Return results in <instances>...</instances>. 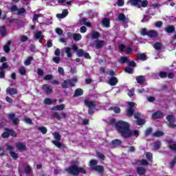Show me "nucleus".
Wrapping results in <instances>:
<instances>
[{
    "mask_svg": "<svg viewBox=\"0 0 176 176\" xmlns=\"http://www.w3.org/2000/svg\"><path fill=\"white\" fill-rule=\"evenodd\" d=\"M110 124L116 125V129L121 133L124 138H129V137H138L140 131L138 130H130L129 123L124 121H119L118 123L115 122V120H111L109 122Z\"/></svg>",
    "mask_w": 176,
    "mask_h": 176,
    "instance_id": "nucleus-1",
    "label": "nucleus"
},
{
    "mask_svg": "<svg viewBox=\"0 0 176 176\" xmlns=\"http://www.w3.org/2000/svg\"><path fill=\"white\" fill-rule=\"evenodd\" d=\"M79 163L76 162L66 170L72 175H79V174H86V170L84 168L78 166Z\"/></svg>",
    "mask_w": 176,
    "mask_h": 176,
    "instance_id": "nucleus-2",
    "label": "nucleus"
},
{
    "mask_svg": "<svg viewBox=\"0 0 176 176\" xmlns=\"http://www.w3.org/2000/svg\"><path fill=\"white\" fill-rule=\"evenodd\" d=\"M131 5L133 6H138V8H146L148 6V1L143 0L141 1V0H131L130 1Z\"/></svg>",
    "mask_w": 176,
    "mask_h": 176,
    "instance_id": "nucleus-3",
    "label": "nucleus"
},
{
    "mask_svg": "<svg viewBox=\"0 0 176 176\" xmlns=\"http://www.w3.org/2000/svg\"><path fill=\"white\" fill-rule=\"evenodd\" d=\"M54 138H55V140H56V141H53V144H55V146H56L57 148H63V144H61V143L59 142L60 140H61V136H60V133H58V132H55L54 134Z\"/></svg>",
    "mask_w": 176,
    "mask_h": 176,
    "instance_id": "nucleus-4",
    "label": "nucleus"
},
{
    "mask_svg": "<svg viewBox=\"0 0 176 176\" xmlns=\"http://www.w3.org/2000/svg\"><path fill=\"white\" fill-rule=\"evenodd\" d=\"M78 82V80L76 78H74L73 80H67L63 82V84L62 85V87L63 89H67V87H69L71 86H75V83Z\"/></svg>",
    "mask_w": 176,
    "mask_h": 176,
    "instance_id": "nucleus-5",
    "label": "nucleus"
},
{
    "mask_svg": "<svg viewBox=\"0 0 176 176\" xmlns=\"http://www.w3.org/2000/svg\"><path fill=\"white\" fill-rule=\"evenodd\" d=\"M133 107H135V103L133 102H128V109L126 111V115L128 116H133L134 113V110L133 109Z\"/></svg>",
    "mask_w": 176,
    "mask_h": 176,
    "instance_id": "nucleus-6",
    "label": "nucleus"
},
{
    "mask_svg": "<svg viewBox=\"0 0 176 176\" xmlns=\"http://www.w3.org/2000/svg\"><path fill=\"white\" fill-rule=\"evenodd\" d=\"M166 119L168 122V126L169 127H176L175 124V118L174 117L173 115H169L166 117Z\"/></svg>",
    "mask_w": 176,
    "mask_h": 176,
    "instance_id": "nucleus-7",
    "label": "nucleus"
},
{
    "mask_svg": "<svg viewBox=\"0 0 176 176\" xmlns=\"http://www.w3.org/2000/svg\"><path fill=\"white\" fill-rule=\"evenodd\" d=\"M9 135H12V137H17L16 133H14V131H13L12 130L10 129H6L5 132L2 133L1 137L2 138H8Z\"/></svg>",
    "mask_w": 176,
    "mask_h": 176,
    "instance_id": "nucleus-8",
    "label": "nucleus"
},
{
    "mask_svg": "<svg viewBox=\"0 0 176 176\" xmlns=\"http://www.w3.org/2000/svg\"><path fill=\"white\" fill-rule=\"evenodd\" d=\"M96 102L94 101H89V100H85V104L89 108V113H91V109L96 107Z\"/></svg>",
    "mask_w": 176,
    "mask_h": 176,
    "instance_id": "nucleus-9",
    "label": "nucleus"
},
{
    "mask_svg": "<svg viewBox=\"0 0 176 176\" xmlns=\"http://www.w3.org/2000/svg\"><path fill=\"white\" fill-rule=\"evenodd\" d=\"M8 151H10V155L11 156V157H12V159H14V160H17V159H19V155L15 153L14 151H13V147L11 146H8L7 147Z\"/></svg>",
    "mask_w": 176,
    "mask_h": 176,
    "instance_id": "nucleus-10",
    "label": "nucleus"
},
{
    "mask_svg": "<svg viewBox=\"0 0 176 176\" xmlns=\"http://www.w3.org/2000/svg\"><path fill=\"white\" fill-rule=\"evenodd\" d=\"M134 116L135 119H138L137 124H138V126H142V124H145V120L139 118L140 116H141V113H135Z\"/></svg>",
    "mask_w": 176,
    "mask_h": 176,
    "instance_id": "nucleus-11",
    "label": "nucleus"
},
{
    "mask_svg": "<svg viewBox=\"0 0 176 176\" xmlns=\"http://www.w3.org/2000/svg\"><path fill=\"white\" fill-rule=\"evenodd\" d=\"M118 20L119 21H122L123 24H126V23L129 22V18H127L126 16H124V14H120L118 15Z\"/></svg>",
    "mask_w": 176,
    "mask_h": 176,
    "instance_id": "nucleus-12",
    "label": "nucleus"
},
{
    "mask_svg": "<svg viewBox=\"0 0 176 176\" xmlns=\"http://www.w3.org/2000/svg\"><path fill=\"white\" fill-rule=\"evenodd\" d=\"M67 14H68V10H63L62 14H56V17H57V19H65V17H67Z\"/></svg>",
    "mask_w": 176,
    "mask_h": 176,
    "instance_id": "nucleus-13",
    "label": "nucleus"
},
{
    "mask_svg": "<svg viewBox=\"0 0 176 176\" xmlns=\"http://www.w3.org/2000/svg\"><path fill=\"white\" fill-rule=\"evenodd\" d=\"M16 146L19 151H26L27 149L25 144L21 142L16 143Z\"/></svg>",
    "mask_w": 176,
    "mask_h": 176,
    "instance_id": "nucleus-14",
    "label": "nucleus"
},
{
    "mask_svg": "<svg viewBox=\"0 0 176 176\" xmlns=\"http://www.w3.org/2000/svg\"><path fill=\"white\" fill-rule=\"evenodd\" d=\"M34 38H36V39H39V42L41 43L42 39H43V35L42 34L41 32H36L34 34Z\"/></svg>",
    "mask_w": 176,
    "mask_h": 176,
    "instance_id": "nucleus-15",
    "label": "nucleus"
},
{
    "mask_svg": "<svg viewBox=\"0 0 176 176\" xmlns=\"http://www.w3.org/2000/svg\"><path fill=\"white\" fill-rule=\"evenodd\" d=\"M168 145L172 151H176V142H173V140L168 141Z\"/></svg>",
    "mask_w": 176,
    "mask_h": 176,
    "instance_id": "nucleus-16",
    "label": "nucleus"
},
{
    "mask_svg": "<svg viewBox=\"0 0 176 176\" xmlns=\"http://www.w3.org/2000/svg\"><path fill=\"white\" fill-rule=\"evenodd\" d=\"M7 93H8V94H10V96H13L14 94H17V89H14V88H10L8 87L6 89Z\"/></svg>",
    "mask_w": 176,
    "mask_h": 176,
    "instance_id": "nucleus-17",
    "label": "nucleus"
},
{
    "mask_svg": "<svg viewBox=\"0 0 176 176\" xmlns=\"http://www.w3.org/2000/svg\"><path fill=\"white\" fill-rule=\"evenodd\" d=\"M80 23L81 25H86L87 27H91V24L89 22H87V19L86 18H82L80 21Z\"/></svg>",
    "mask_w": 176,
    "mask_h": 176,
    "instance_id": "nucleus-18",
    "label": "nucleus"
},
{
    "mask_svg": "<svg viewBox=\"0 0 176 176\" xmlns=\"http://www.w3.org/2000/svg\"><path fill=\"white\" fill-rule=\"evenodd\" d=\"M43 89L44 91H45L47 94H49V93H52V87H50V85H43Z\"/></svg>",
    "mask_w": 176,
    "mask_h": 176,
    "instance_id": "nucleus-19",
    "label": "nucleus"
},
{
    "mask_svg": "<svg viewBox=\"0 0 176 176\" xmlns=\"http://www.w3.org/2000/svg\"><path fill=\"white\" fill-rule=\"evenodd\" d=\"M9 118L11 120H12V122L14 123V124H19V122H20L19 118H14V114H10Z\"/></svg>",
    "mask_w": 176,
    "mask_h": 176,
    "instance_id": "nucleus-20",
    "label": "nucleus"
},
{
    "mask_svg": "<svg viewBox=\"0 0 176 176\" xmlns=\"http://www.w3.org/2000/svg\"><path fill=\"white\" fill-rule=\"evenodd\" d=\"M153 119H160V118H163V113L160 111H157L152 115Z\"/></svg>",
    "mask_w": 176,
    "mask_h": 176,
    "instance_id": "nucleus-21",
    "label": "nucleus"
},
{
    "mask_svg": "<svg viewBox=\"0 0 176 176\" xmlns=\"http://www.w3.org/2000/svg\"><path fill=\"white\" fill-rule=\"evenodd\" d=\"M108 83L111 86H116V83H118V78L113 77L108 81Z\"/></svg>",
    "mask_w": 176,
    "mask_h": 176,
    "instance_id": "nucleus-22",
    "label": "nucleus"
},
{
    "mask_svg": "<svg viewBox=\"0 0 176 176\" xmlns=\"http://www.w3.org/2000/svg\"><path fill=\"white\" fill-rule=\"evenodd\" d=\"M147 36H149L150 38H155L157 36V32L155 30H151L148 32Z\"/></svg>",
    "mask_w": 176,
    "mask_h": 176,
    "instance_id": "nucleus-23",
    "label": "nucleus"
},
{
    "mask_svg": "<svg viewBox=\"0 0 176 176\" xmlns=\"http://www.w3.org/2000/svg\"><path fill=\"white\" fill-rule=\"evenodd\" d=\"M104 44L105 42L104 41H97L96 43V49H100Z\"/></svg>",
    "mask_w": 176,
    "mask_h": 176,
    "instance_id": "nucleus-24",
    "label": "nucleus"
},
{
    "mask_svg": "<svg viewBox=\"0 0 176 176\" xmlns=\"http://www.w3.org/2000/svg\"><path fill=\"white\" fill-rule=\"evenodd\" d=\"M11 43H12V41H8L6 45H4L3 49H4V51L6 52V53H9V52H10V46Z\"/></svg>",
    "mask_w": 176,
    "mask_h": 176,
    "instance_id": "nucleus-25",
    "label": "nucleus"
},
{
    "mask_svg": "<svg viewBox=\"0 0 176 176\" xmlns=\"http://www.w3.org/2000/svg\"><path fill=\"white\" fill-rule=\"evenodd\" d=\"M109 24H110L109 19L107 18L103 19V20L102 21V25L103 27H109Z\"/></svg>",
    "mask_w": 176,
    "mask_h": 176,
    "instance_id": "nucleus-26",
    "label": "nucleus"
},
{
    "mask_svg": "<svg viewBox=\"0 0 176 176\" xmlns=\"http://www.w3.org/2000/svg\"><path fill=\"white\" fill-rule=\"evenodd\" d=\"M65 108L64 104H60L52 108L53 111H63Z\"/></svg>",
    "mask_w": 176,
    "mask_h": 176,
    "instance_id": "nucleus-27",
    "label": "nucleus"
},
{
    "mask_svg": "<svg viewBox=\"0 0 176 176\" xmlns=\"http://www.w3.org/2000/svg\"><path fill=\"white\" fill-rule=\"evenodd\" d=\"M154 151H157V149H160V142L157 141L155 142L153 144Z\"/></svg>",
    "mask_w": 176,
    "mask_h": 176,
    "instance_id": "nucleus-28",
    "label": "nucleus"
},
{
    "mask_svg": "<svg viewBox=\"0 0 176 176\" xmlns=\"http://www.w3.org/2000/svg\"><path fill=\"white\" fill-rule=\"evenodd\" d=\"M92 170H94L98 173H102L104 171V168L102 166H96Z\"/></svg>",
    "mask_w": 176,
    "mask_h": 176,
    "instance_id": "nucleus-29",
    "label": "nucleus"
},
{
    "mask_svg": "<svg viewBox=\"0 0 176 176\" xmlns=\"http://www.w3.org/2000/svg\"><path fill=\"white\" fill-rule=\"evenodd\" d=\"M65 50L67 57L69 58L72 57V54L71 53V47H67L65 48Z\"/></svg>",
    "mask_w": 176,
    "mask_h": 176,
    "instance_id": "nucleus-30",
    "label": "nucleus"
},
{
    "mask_svg": "<svg viewBox=\"0 0 176 176\" xmlns=\"http://www.w3.org/2000/svg\"><path fill=\"white\" fill-rule=\"evenodd\" d=\"M44 102H45V104H47V105H50V104H54V102H56V100L47 98L44 100Z\"/></svg>",
    "mask_w": 176,
    "mask_h": 176,
    "instance_id": "nucleus-31",
    "label": "nucleus"
},
{
    "mask_svg": "<svg viewBox=\"0 0 176 176\" xmlns=\"http://www.w3.org/2000/svg\"><path fill=\"white\" fill-rule=\"evenodd\" d=\"M175 30V29L174 28V26H168L165 28L166 32H168V34H170V32H174Z\"/></svg>",
    "mask_w": 176,
    "mask_h": 176,
    "instance_id": "nucleus-32",
    "label": "nucleus"
},
{
    "mask_svg": "<svg viewBox=\"0 0 176 176\" xmlns=\"http://www.w3.org/2000/svg\"><path fill=\"white\" fill-rule=\"evenodd\" d=\"M138 83H144V82H145V77L142 76H140L138 77H137L136 78Z\"/></svg>",
    "mask_w": 176,
    "mask_h": 176,
    "instance_id": "nucleus-33",
    "label": "nucleus"
},
{
    "mask_svg": "<svg viewBox=\"0 0 176 176\" xmlns=\"http://www.w3.org/2000/svg\"><path fill=\"white\" fill-rule=\"evenodd\" d=\"M146 173V170L143 167H140L138 168V174H140V175H142Z\"/></svg>",
    "mask_w": 176,
    "mask_h": 176,
    "instance_id": "nucleus-34",
    "label": "nucleus"
},
{
    "mask_svg": "<svg viewBox=\"0 0 176 176\" xmlns=\"http://www.w3.org/2000/svg\"><path fill=\"white\" fill-rule=\"evenodd\" d=\"M162 46H163V45H162V43H155L153 45V47L154 49H155V50H160V49H162Z\"/></svg>",
    "mask_w": 176,
    "mask_h": 176,
    "instance_id": "nucleus-35",
    "label": "nucleus"
},
{
    "mask_svg": "<svg viewBox=\"0 0 176 176\" xmlns=\"http://www.w3.org/2000/svg\"><path fill=\"white\" fill-rule=\"evenodd\" d=\"M82 94H83V90L80 89H77L76 91H75V93H74V96L76 97H78L79 96H82Z\"/></svg>",
    "mask_w": 176,
    "mask_h": 176,
    "instance_id": "nucleus-36",
    "label": "nucleus"
},
{
    "mask_svg": "<svg viewBox=\"0 0 176 176\" xmlns=\"http://www.w3.org/2000/svg\"><path fill=\"white\" fill-rule=\"evenodd\" d=\"M98 163V162L97 161H96V160H91L90 162H89V166H90V167H91L92 169H94V167H96V166H97Z\"/></svg>",
    "mask_w": 176,
    "mask_h": 176,
    "instance_id": "nucleus-37",
    "label": "nucleus"
},
{
    "mask_svg": "<svg viewBox=\"0 0 176 176\" xmlns=\"http://www.w3.org/2000/svg\"><path fill=\"white\" fill-rule=\"evenodd\" d=\"M73 38L75 41H80L82 39V35L80 34H73Z\"/></svg>",
    "mask_w": 176,
    "mask_h": 176,
    "instance_id": "nucleus-38",
    "label": "nucleus"
},
{
    "mask_svg": "<svg viewBox=\"0 0 176 176\" xmlns=\"http://www.w3.org/2000/svg\"><path fill=\"white\" fill-rule=\"evenodd\" d=\"M164 135V133L162 131H158L153 134L154 137H162Z\"/></svg>",
    "mask_w": 176,
    "mask_h": 176,
    "instance_id": "nucleus-39",
    "label": "nucleus"
},
{
    "mask_svg": "<svg viewBox=\"0 0 176 176\" xmlns=\"http://www.w3.org/2000/svg\"><path fill=\"white\" fill-rule=\"evenodd\" d=\"M31 61H32V56L28 57L24 62L25 65H30L31 64Z\"/></svg>",
    "mask_w": 176,
    "mask_h": 176,
    "instance_id": "nucleus-40",
    "label": "nucleus"
},
{
    "mask_svg": "<svg viewBox=\"0 0 176 176\" xmlns=\"http://www.w3.org/2000/svg\"><path fill=\"white\" fill-rule=\"evenodd\" d=\"M91 36L92 39H97V38H98V36H100V34L97 32H93L91 34Z\"/></svg>",
    "mask_w": 176,
    "mask_h": 176,
    "instance_id": "nucleus-41",
    "label": "nucleus"
},
{
    "mask_svg": "<svg viewBox=\"0 0 176 176\" xmlns=\"http://www.w3.org/2000/svg\"><path fill=\"white\" fill-rule=\"evenodd\" d=\"M38 130H39V131L43 133V134H46V133H47V129H46V127H44V126L38 127Z\"/></svg>",
    "mask_w": 176,
    "mask_h": 176,
    "instance_id": "nucleus-42",
    "label": "nucleus"
},
{
    "mask_svg": "<svg viewBox=\"0 0 176 176\" xmlns=\"http://www.w3.org/2000/svg\"><path fill=\"white\" fill-rule=\"evenodd\" d=\"M0 34L3 36H5L6 35V28L5 26H2L0 29Z\"/></svg>",
    "mask_w": 176,
    "mask_h": 176,
    "instance_id": "nucleus-43",
    "label": "nucleus"
},
{
    "mask_svg": "<svg viewBox=\"0 0 176 176\" xmlns=\"http://www.w3.org/2000/svg\"><path fill=\"white\" fill-rule=\"evenodd\" d=\"M9 68V65H8V63H3L2 65L0 66V71H2L3 69H6Z\"/></svg>",
    "mask_w": 176,
    "mask_h": 176,
    "instance_id": "nucleus-44",
    "label": "nucleus"
},
{
    "mask_svg": "<svg viewBox=\"0 0 176 176\" xmlns=\"http://www.w3.org/2000/svg\"><path fill=\"white\" fill-rule=\"evenodd\" d=\"M28 41V37L27 36H21L19 37V42H27Z\"/></svg>",
    "mask_w": 176,
    "mask_h": 176,
    "instance_id": "nucleus-45",
    "label": "nucleus"
},
{
    "mask_svg": "<svg viewBox=\"0 0 176 176\" xmlns=\"http://www.w3.org/2000/svg\"><path fill=\"white\" fill-rule=\"evenodd\" d=\"M138 58L139 60H142V61H145V60H146V55H145V54H140Z\"/></svg>",
    "mask_w": 176,
    "mask_h": 176,
    "instance_id": "nucleus-46",
    "label": "nucleus"
},
{
    "mask_svg": "<svg viewBox=\"0 0 176 176\" xmlns=\"http://www.w3.org/2000/svg\"><path fill=\"white\" fill-rule=\"evenodd\" d=\"M23 167H24L25 173H26L27 174H28V173H31V168L30 167V166L25 164Z\"/></svg>",
    "mask_w": 176,
    "mask_h": 176,
    "instance_id": "nucleus-47",
    "label": "nucleus"
},
{
    "mask_svg": "<svg viewBox=\"0 0 176 176\" xmlns=\"http://www.w3.org/2000/svg\"><path fill=\"white\" fill-rule=\"evenodd\" d=\"M77 55L78 57H83L85 56V52L82 50H77Z\"/></svg>",
    "mask_w": 176,
    "mask_h": 176,
    "instance_id": "nucleus-48",
    "label": "nucleus"
},
{
    "mask_svg": "<svg viewBox=\"0 0 176 176\" xmlns=\"http://www.w3.org/2000/svg\"><path fill=\"white\" fill-rule=\"evenodd\" d=\"M113 145H115L116 146H118V145H120L122 144V141L119 140H114L112 141Z\"/></svg>",
    "mask_w": 176,
    "mask_h": 176,
    "instance_id": "nucleus-49",
    "label": "nucleus"
},
{
    "mask_svg": "<svg viewBox=\"0 0 176 176\" xmlns=\"http://www.w3.org/2000/svg\"><path fill=\"white\" fill-rule=\"evenodd\" d=\"M26 72H27L25 71V68L24 67L19 69V74H21V75H25Z\"/></svg>",
    "mask_w": 176,
    "mask_h": 176,
    "instance_id": "nucleus-50",
    "label": "nucleus"
},
{
    "mask_svg": "<svg viewBox=\"0 0 176 176\" xmlns=\"http://www.w3.org/2000/svg\"><path fill=\"white\" fill-rule=\"evenodd\" d=\"M125 72H126V74H133V69H131V67H127L126 68L124 69Z\"/></svg>",
    "mask_w": 176,
    "mask_h": 176,
    "instance_id": "nucleus-51",
    "label": "nucleus"
},
{
    "mask_svg": "<svg viewBox=\"0 0 176 176\" xmlns=\"http://www.w3.org/2000/svg\"><path fill=\"white\" fill-rule=\"evenodd\" d=\"M58 3L62 5H71V1L66 2L65 0H58Z\"/></svg>",
    "mask_w": 176,
    "mask_h": 176,
    "instance_id": "nucleus-52",
    "label": "nucleus"
},
{
    "mask_svg": "<svg viewBox=\"0 0 176 176\" xmlns=\"http://www.w3.org/2000/svg\"><path fill=\"white\" fill-rule=\"evenodd\" d=\"M146 159L148 160H152L153 157V155H152V153H146Z\"/></svg>",
    "mask_w": 176,
    "mask_h": 176,
    "instance_id": "nucleus-53",
    "label": "nucleus"
},
{
    "mask_svg": "<svg viewBox=\"0 0 176 176\" xmlns=\"http://www.w3.org/2000/svg\"><path fill=\"white\" fill-rule=\"evenodd\" d=\"M111 109L113 110V112H115V113H120V108H119L118 107H112Z\"/></svg>",
    "mask_w": 176,
    "mask_h": 176,
    "instance_id": "nucleus-54",
    "label": "nucleus"
},
{
    "mask_svg": "<svg viewBox=\"0 0 176 176\" xmlns=\"http://www.w3.org/2000/svg\"><path fill=\"white\" fill-rule=\"evenodd\" d=\"M54 118H55L56 119H57L58 120H61V116L60 114H58V113H54L53 114Z\"/></svg>",
    "mask_w": 176,
    "mask_h": 176,
    "instance_id": "nucleus-55",
    "label": "nucleus"
},
{
    "mask_svg": "<svg viewBox=\"0 0 176 176\" xmlns=\"http://www.w3.org/2000/svg\"><path fill=\"white\" fill-rule=\"evenodd\" d=\"M120 63L123 64L124 63H127V58L126 57H121L120 59Z\"/></svg>",
    "mask_w": 176,
    "mask_h": 176,
    "instance_id": "nucleus-56",
    "label": "nucleus"
},
{
    "mask_svg": "<svg viewBox=\"0 0 176 176\" xmlns=\"http://www.w3.org/2000/svg\"><path fill=\"white\" fill-rule=\"evenodd\" d=\"M97 156H98V157H99V159H101L102 160H104V159L105 157V155H104L101 153H97Z\"/></svg>",
    "mask_w": 176,
    "mask_h": 176,
    "instance_id": "nucleus-57",
    "label": "nucleus"
},
{
    "mask_svg": "<svg viewBox=\"0 0 176 176\" xmlns=\"http://www.w3.org/2000/svg\"><path fill=\"white\" fill-rule=\"evenodd\" d=\"M140 166H147L148 162L145 160H142L140 162Z\"/></svg>",
    "mask_w": 176,
    "mask_h": 176,
    "instance_id": "nucleus-58",
    "label": "nucleus"
},
{
    "mask_svg": "<svg viewBox=\"0 0 176 176\" xmlns=\"http://www.w3.org/2000/svg\"><path fill=\"white\" fill-rule=\"evenodd\" d=\"M50 79H53V76L48 74L44 77L45 80H50Z\"/></svg>",
    "mask_w": 176,
    "mask_h": 176,
    "instance_id": "nucleus-59",
    "label": "nucleus"
},
{
    "mask_svg": "<svg viewBox=\"0 0 176 176\" xmlns=\"http://www.w3.org/2000/svg\"><path fill=\"white\" fill-rule=\"evenodd\" d=\"M162 25H163V22H162V21H157L155 23V27H157V28H160V27H162Z\"/></svg>",
    "mask_w": 176,
    "mask_h": 176,
    "instance_id": "nucleus-60",
    "label": "nucleus"
},
{
    "mask_svg": "<svg viewBox=\"0 0 176 176\" xmlns=\"http://www.w3.org/2000/svg\"><path fill=\"white\" fill-rule=\"evenodd\" d=\"M117 5L118 6H123L124 5V0H118Z\"/></svg>",
    "mask_w": 176,
    "mask_h": 176,
    "instance_id": "nucleus-61",
    "label": "nucleus"
},
{
    "mask_svg": "<svg viewBox=\"0 0 176 176\" xmlns=\"http://www.w3.org/2000/svg\"><path fill=\"white\" fill-rule=\"evenodd\" d=\"M128 96L129 97H133V96H134V89H132L131 90L129 91Z\"/></svg>",
    "mask_w": 176,
    "mask_h": 176,
    "instance_id": "nucleus-62",
    "label": "nucleus"
},
{
    "mask_svg": "<svg viewBox=\"0 0 176 176\" xmlns=\"http://www.w3.org/2000/svg\"><path fill=\"white\" fill-rule=\"evenodd\" d=\"M56 32L58 35H62L63 34V30H61L60 28H58L56 29Z\"/></svg>",
    "mask_w": 176,
    "mask_h": 176,
    "instance_id": "nucleus-63",
    "label": "nucleus"
},
{
    "mask_svg": "<svg viewBox=\"0 0 176 176\" xmlns=\"http://www.w3.org/2000/svg\"><path fill=\"white\" fill-rule=\"evenodd\" d=\"M141 34L142 35H148V32L146 31V28H143L141 30Z\"/></svg>",
    "mask_w": 176,
    "mask_h": 176,
    "instance_id": "nucleus-64",
    "label": "nucleus"
}]
</instances>
